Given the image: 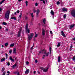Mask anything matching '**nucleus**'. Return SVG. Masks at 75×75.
Segmentation results:
<instances>
[{"label":"nucleus","mask_w":75,"mask_h":75,"mask_svg":"<svg viewBox=\"0 0 75 75\" xmlns=\"http://www.w3.org/2000/svg\"><path fill=\"white\" fill-rule=\"evenodd\" d=\"M34 34L33 33H31L30 34H28V40H31L32 38H33V37H34Z\"/></svg>","instance_id":"1"},{"label":"nucleus","mask_w":75,"mask_h":75,"mask_svg":"<svg viewBox=\"0 0 75 75\" xmlns=\"http://www.w3.org/2000/svg\"><path fill=\"white\" fill-rule=\"evenodd\" d=\"M10 11H7L5 14V18L7 19H9V16H10Z\"/></svg>","instance_id":"2"},{"label":"nucleus","mask_w":75,"mask_h":75,"mask_svg":"<svg viewBox=\"0 0 75 75\" xmlns=\"http://www.w3.org/2000/svg\"><path fill=\"white\" fill-rule=\"evenodd\" d=\"M70 14L73 17H75V10H73L71 12Z\"/></svg>","instance_id":"3"},{"label":"nucleus","mask_w":75,"mask_h":75,"mask_svg":"<svg viewBox=\"0 0 75 75\" xmlns=\"http://www.w3.org/2000/svg\"><path fill=\"white\" fill-rule=\"evenodd\" d=\"M28 24L27 23L26 25V26H25V30L26 31L28 32L29 34H30V30L29 29H28Z\"/></svg>","instance_id":"4"},{"label":"nucleus","mask_w":75,"mask_h":75,"mask_svg":"<svg viewBox=\"0 0 75 75\" xmlns=\"http://www.w3.org/2000/svg\"><path fill=\"white\" fill-rule=\"evenodd\" d=\"M42 51L43 52H44V54H45V57H48V55H49V53L48 52L46 53V50H43Z\"/></svg>","instance_id":"5"},{"label":"nucleus","mask_w":75,"mask_h":75,"mask_svg":"<svg viewBox=\"0 0 75 75\" xmlns=\"http://www.w3.org/2000/svg\"><path fill=\"white\" fill-rule=\"evenodd\" d=\"M22 30V28H21L18 33V37L21 36V35H20V34H21V32Z\"/></svg>","instance_id":"6"},{"label":"nucleus","mask_w":75,"mask_h":75,"mask_svg":"<svg viewBox=\"0 0 75 75\" xmlns=\"http://www.w3.org/2000/svg\"><path fill=\"white\" fill-rule=\"evenodd\" d=\"M61 33L62 36L64 37H66V36H65V35L64 34V31H63L62 30L61 31Z\"/></svg>","instance_id":"7"},{"label":"nucleus","mask_w":75,"mask_h":75,"mask_svg":"<svg viewBox=\"0 0 75 75\" xmlns=\"http://www.w3.org/2000/svg\"><path fill=\"white\" fill-rule=\"evenodd\" d=\"M13 54H16V48H14L13 50Z\"/></svg>","instance_id":"8"},{"label":"nucleus","mask_w":75,"mask_h":75,"mask_svg":"<svg viewBox=\"0 0 75 75\" xmlns=\"http://www.w3.org/2000/svg\"><path fill=\"white\" fill-rule=\"evenodd\" d=\"M36 16L38 17V14L40 13V10L38 9L36 11Z\"/></svg>","instance_id":"9"},{"label":"nucleus","mask_w":75,"mask_h":75,"mask_svg":"<svg viewBox=\"0 0 75 75\" xmlns=\"http://www.w3.org/2000/svg\"><path fill=\"white\" fill-rule=\"evenodd\" d=\"M42 35H45V30L44 29H42Z\"/></svg>","instance_id":"10"},{"label":"nucleus","mask_w":75,"mask_h":75,"mask_svg":"<svg viewBox=\"0 0 75 75\" xmlns=\"http://www.w3.org/2000/svg\"><path fill=\"white\" fill-rule=\"evenodd\" d=\"M5 60H6V58L4 57H3L1 59V62H4V61H5Z\"/></svg>","instance_id":"11"},{"label":"nucleus","mask_w":75,"mask_h":75,"mask_svg":"<svg viewBox=\"0 0 75 75\" xmlns=\"http://www.w3.org/2000/svg\"><path fill=\"white\" fill-rule=\"evenodd\" d=\"M9 59L11 60L12 62H14V60L13 59V58L11 57H9Z\"/></svg>","instance_id":"12"},{"label":"nucleus","mask_w":75,"mask_h":75,"mask_svg":"<svg viewBox=\"0 0 75 75\" xmlns=\"http://www.w3.org/2000/svg\"><path fill=\"white\" fill-rule=\"evenodd\" d=\"M74 26H75V24H74L70 25V29H72V28H73Z\"/></svg>","instance_id":"13"},{"label":"nucleus","mask_w":75,"mask_h":75,"mask_svg":"<svg viewBox=\"0 0 75 75\" xmlns=\"http://www.w3.org/2000/svg\"><path fill=\"white\" fill-rule=\"evenodd\" d=\"M29 73V70L27 69V70L25 72V74H28Z\"/></svg>","instance_id":"14"},{"label":"nucleus","mask_w":75,"mask_h":75,"mask_svg":"<svg viewBox=\"0 0 75 75\" xmlns=\"http://www.w3.org/2000/svg\"><path fill=\"white\" fill-rule=\"evenodd\" d=\"M48 68H47L46 69H43V71L44 72H46L48 71Z\"/></svg>","instance_id":"15"},{"label":"nucleus","mask_w":75,"mask_h":75,"mask_svg":"<svg viewBox=\"0 0 75 75\" xmlns=\"http://www.w3.org/2000/svg\"><path fill=\"white\" fill-rule=\"evenodd\" d=\"M16 67H17V64L16 63L15 64L12 66V67L13 68H15Z\"/></svg>","instance_id":"16"},{"label":"nucleus","mask_w":75,"mask_h":75,"mask_svg":"<svg viewBox=\"0 0 75 75\" xmlns=\"http://www.w3.org/2000/svg\"><path fill=\"white\" fill-rule=\"evenodd\" d=\"M51 14L52 16H54V11L52 10H51Z\"/></svg>","instance_id":"17"},{"label":"nucleus","mask_w":75,"mask_h":75,"mask_svg":"<svg viewBox=\"0 0 75 75\" xmlns=\"http://www.w3.org/2000/svg\"><path fill=\"white\" fill-rule=\"evenodd\" d=\"M63 11H67V9L65 8H63L62 9Z\"/></svg>","instance_id":"18"},{"label":"nucleus","mask_w":75,"mask_h":75,"mask_svg":"<svg viewBox=\"0 0 75 75\" xmlns=\"http://www.w3.org/2000/svg\"><path fill=\"white\" fill-rule=\"evenodd\" d=\"M61 61V57L60 56H59L58 57V62H60Z\"/></svg>","instance_id":"19"},{"label":"nucleus","mask_w":75,"mask_h":75,"mask_svg":"<svg viewBox=\"0 0 75 75\" xmlns=\"http://www.w3.org/2000/svg\"><path fill=\"white\" fill-rule=\"evenodd\" d=\"M14 44H11L10 46V47H14Z\"/></svg>","instance_id":"20"},{"label":"nucleus","mask_w":75,"mask_h":75,"mask_svg":"<svg viewBox=\"0 0 75 75\" xmlns=\"http://www.w3.org/2000/svg\"><path fill=\"white\" fill-rule=\"evenodd\" d=\"M11 19H14V20H16V18L15 17H11Z\"/></svg>","instance_id":"21"},{"label":"nucleus","mask_w":75,"mask_h":75,"mask_svg":"<svg viewBox=\"0 0 75 75\" xmlns=\"http://www.w3.org/2000/svg\"><path fill=\"white\" fill-rule=\"evenodd\" d=\"M45 21H46V20H45V18L44 19L43 22L44 23V24H45Z\"/></svg>","instance_id":"22"},{"label":"nucleus","mask_w":75,"mask_h":75,"mask_svg":"<svg viewBox=\"0 0 75 75\" xmlns=\"http://www.w3.org/2000/svg\"><path fill=\"white\" fill-rule=\"evenodd\" d=\"M21 16H22V14H21H21L19 16V17L20 18V19L18 20L19 21V20H20V18H21Z\"/></svg>","instance_id":"23"},{"label":"nucleus","mask_w":75,"mask_h":75,"mask_svg":"<svg viewBox=\"0 0 75 75\" xmlns=\"http://www.w3.org/2000/svg\"><path fill=\"white\" fill-rule=\"evenodd\" d=\"M35 35L34 36V38H37V37H38V34H36V33H35Z\"/></svg>","instance_id":"24"},{"label":"nucleus","mask_w":75,"mask_h":75,"mask_svg":"<svg viewBox=\"0 0 75 75\" xmlns=\"http://www.w3.org/2000/svg\"><path fill=\"white\" fill-rule=\"evenodd\" d=\"M8 45V43L7 42L5 44V47H7Z\"/></svg>","instance_id":"25"},{"label":"nucleus","mask_w":75,"mask_h":75,"mask_svg":"<svg viewBox=\"0 0 75 75\" xmlns=\"http://www.w3.org/2000/svg\"><path fill=\"white\" fill-rule=\"evenodd\" d=\"M30 15L31 16L32 18H33L34 17V14H33V13H30Z\"/></svg>","instance_id":"26"},{"label":"nucleus","mask_w":75,"mask_h":75,"mask_svg":"<svg viewBox=\"0 0 75 75\" xmlns=\"http://www.w3.org/2000/svg\"><path fill=\"white\" fill-rule=\"evenodd\" d=\"M6 0H3L0 3V4H3V3L4 1Z\"/></svg>","instance_id":"27"},{"label":"nucleus","mask_w":75,"mask_h":75,"mask_svg":"<svg viewBox=\"0 0 75 75\" xmlns=\"http://www.w3.org/2000/svg\"><path fill=\"white\" fill-rule=\"evenodd\" d=\"M72 48V45L71 44V46H70V50H69L70 51H71L72 49L71 48Z\"/></svg>","instance_id":"28"},{"label":"nucleus","mask_w":75,"mask_h":75,"mask_svg":"<svg viewBox=\"0 0 75 75\" xmlns=\"http://www.w3.org/2000/svg\"><path fill=\"white\" fill-rule=\"evenodd\" d=\"M2 24L3 25H7V23L5 22H3Z\"/></svg>","instance_id":"29"},{"label":"nucleus","mask_w":75,"mask_h":75,"mask_svg":"<svg viewBox=\"0 0 75 75\" xmlns=\"http://www.w3.org/2000/svg\"><path fill=\"white\" fill-rule=\"evenodd\" d=\"M63 17L64 18H66V14H64L63 15Z\"/></svg>","instance_id":"30"},{"label":"nucleus","mask_w":75,"mask_h":75,"mask_svg":"<svg viewBox=\"0 0 75 75\" xmlns=\"http://www.w3.org/2000/svg\"><path fill=\"white\" fill-rule=\"evenodd\" d=\"M25 3L26 4V6H27L28 5V1H26Z\"/></svg>","instance_id":"31"},{"label":"nucleus","mask_w":75,"mask_h":75,"mask_svg":"<svg viewBox=\"0 0 75 75\" xmlns=\"http://www.w3.org/2000/svg\"><path fill=\"white\" fill-rule=\"evenodd\" d=\"M5 70V68H4V67H3L1 71H2V72H3V71H4Z\"/></svg>","instance_id":"32"},{"label":"nucleus","mask_w":75,"mask_h":75,"mask_svg":"<svg viewBox=\"0 0 75 75\" xmlns=\"http://www.w3.org/2000/svg\"><path fill=\"white\" fill-rule=\"evenodd\" d=\"M60 45H61V44H60L59 43H58V44L57 45L58 47H59Z\"/></svg>","instance_id":"33"},{"label":"nucleus","mask_w":75,"mask_h":75,"mask_svg":"<svg viewBox=\"0 0 75 75\" xmlns=\"http://www.w3.org/2000/svg\"><path fill=\"white\" fill-rule=\"evenodd\" d=\"M34 43H33V46H32L31 47V50H33V48H34Z\"/></svg>","instance_id":"34"},{"label":"nucleus","mask_w":75,"mask_h":75,"mask_svg":"<svg viewBox=\"0 0 75 75\" xmlns=\"http://www.w3.org/2000/svg\"><path fill=\"white\" fill-rule=\"evenodd\" d=\"M6 63L7 64V65H8V66H9L10 65V62H8L7 63Z\"/></svg>","instance_id":"35"},{"label":"nucleus","mask_w":75,"mask_h":75,"mask_svg":"<svg viewBox=\"0 0 75 75\" xmlns=\"http://www.w3.org/2000/svg\"><path fill=\"white\" fill-rule=\"evenodd\" d=\"M9 52L10 54L12 52V50H9Z\"/></svg>","instance_id":"36"},{"label":"nucleus","mask_w":75,"mask_h":75,"mask_svg":"<svg viewBox=\"0 0 75 75\" xmlns=\"http://www.w3.org/2000/svg\"><path fill=\"white\" fill-rule=\"evenodd\" d=\"M49 50L50 52V53H51V47H50L49 48Z\"/></svg>","instance_id":"37"},{"label":"nucleus","mask_w":75,"mask_h":75,"mask_svg":"<svg viewBox=\"0 0 75 75\" xmlns=\"http://www.w3.org/2000/svg\"><path fill=\"white\" fill-rule=\"evenodd\" d=\"M57 5H58L59 4H60L59 2V1L57 2Z\"/></svg>","instance_id":"38"},{"label":"nucleus","mask_w":75,"mask_h":75,"mask_svg":"<svg viewBox=\"0 0 75 75\" xmlns=\"http://www.w3.org/2000/svg\"><path fill=\"white\" fill-rule=\"evenodd\" d=\"M45 57V55H43L42 57V59H44V57Z\"/></svg>","instance_id":"39"},{"label":"nucleus","mask_w":75,"mask_h":75,"mask_svg":"<svg viewBox=\"0 0 75 75\" xmlns=\"http://www.w3.org/2000/svg\"><path fill=\"white\" fill-rule=\"evenodd\" d=\"M6 59H7V57H8V56H7V54H6Z\"/></svg>","instance_id":"40"},{"label":"nucleus","mask_w":75,"mask_h":75,"mask_svg":"<svg viewBox=\"0 0 75 75\" xmlns=\"http://www.w3.org/2000/svg\"><path fill=\"white\" fill-rule=\"evenodd\" d=\"M72 59L73 60V61H75V56L73 57Z\"/></svg>","instance_id":"41"},{"label":"nucleus","mask_w":75,"mask_h":75,"mask_svg":"<svg viewBox=\"0 0 75 75\" xmlns=\"http://www.w3.org/2000/svg\"><path fill=\"white\" fill-rule=\"evenodd\" d=\"M35 6H38V3H35Z\"/></svg>","instance_id":"42"},{"label":"nucleus","mask_w":75,"mask_h":75,"mask_svg":"<svg viewBox=\"0 0 75 75\" xmlns=\"http://www.w3.org/2000/svg\"><path fill=\"white\" fill-rule=\"evenodd\" d=\"M6 74V72L4 71L3 73L2 74V75H4Z\"/></svg>","instance_id":"43"},{"label":"nucleus","mask_w":75,"mask_h":75,"mask_svg":"<svg viewBox=\"0 0 75 75\" xmlns=\"http://www.w3.org/2000/svg\"><path fill=\"white\" fill-rule=\"evenodd\" d=\"M43 2L44 4H45V1H43Z\"/></svg>","instance_id":"44"},{"label":"nucleus","mask_w":75,"mask_h":75,"mask_svg":"<svg viewBox=\"0 0 75 75\" xmlns=\"http://www.w3.org/2000/svg\"><path fill=\"white\" fill-rule=\"evenodd\" d=\"M35 62L36 63H37V62H38V61H37V60H35Z\"/></svg>","instance_id":"45"},{"label":"nucleus","mask_w":75,"mask_h":75,"mask_svg":"<svg viewBox=\"0 0 75 75\" xmlns=\"http://www.w3.org/2000/svg\"><path fill=\"white\" fill-rule=\"evenodd\" d=\"M29 64V62H26L27 65H28V64Z\"/></svg>","instance_id":"46"},{"label":"nucleus","mask_w":75,"mask_h":75,"mask_svg":"<svg viewBox=\"0 0 75 75\" xmlns=\"http://www.w3.org/2000/svg\"><path fill=\"white\" fill-rule=\"evenodd\" d=\"M33 12L34 13H35L36 12V11H35V10H33Z\"/></svg>","instance_id":"47"},{"label":"nucleus","mask_w":75,"mask_h":75,"mask_svg":"<svg viewBox=\"0 0 75 75\" xmlns=\"http://www.w3.org/2000/svg\"><path fill=\"white\" fill-rule=\"evenodd\" d=\"M25 20H27V19H28V17H27V16H26L25 17Z\"/></svg>","instance_id":"48"},{"label":"nucleus","mask_w":75,"mask_h":75,"mask_svg":"<svg viewBox=\"0 0 75 75\" xmlns=\"http://www.w3.org/2000/svg\"><path fill=\"white\" fill-rule=\"evenodd\" d=\"M20 12V11L19 10H18L17 11V13H18Z\"/></svg>","instance_id":"49"},{"label":"nucleus","mask_w":75,"mask_h":75,"mask_svg":"<svg viewBox=\"0 0 75 75\" xmlns=\"http://www.w3.org/2000/svg\"><path fill=\"white\" fill-rule=\"evenodd\" d=\"M50 34H52V32L51 31H50Z\"/></svg>","instance_id":"50"},{"label":"nucleus","mask_w":75,"mask_h":75,"mask_svg":"<svg viewBox=\"0 0 75 75\" xmlns=\"http://www.w3.org/2000/svg\"><path fill=\"white\" fill-rule=\"evenodd\" d=\"M2 10V9H1V8H0V11H1Z\"/></svg>","instance_id":"51"},{"label":"nucleus","mask_w":75,"mask_h":75,"mask_svg":"<svg viewBox=\"0 0 75 75\" xmlns=\"http://www.w3.org/2000/svg\"><path fill=\"white\" fill-rule=\"evenodd\" d=\"M37 72L38 73V74H40V73L38 71H37Z\"/></svg>","instance_id":"52"},{"label":"nucleus","mask_w":75,"mask_h":75,"mask_svg":"<svg viewBox=\"0 0 75 75\" xmlns=\"http://www.w3.org/2000/svg\"><path fill=\"white\" fill-rule=\"evenodd\" d=\"M73 40H75V37H74L73 39Z\"/></svg>","instance_id":"53"},{"label":"nucleus","mask_w":75,"mask_h":75,"mask_svg":"<svg viewBox=\"0 0 75 75\" xmlns=\"http://www.w3.org/2000/svg\"><path fill=\"white\" fill-rule=\"evenodd\" d=\"M17 74V75H20V74H19V72H18Z\"/></svg>","instance_id":"54"},{"label":"nucleus","mask_w":75,"mask_h":75,"mask_svg":"<svg viewBox=\"0 0 75 75\" xmlns=\"http://www.w3.org/2000/svg\"><path fill=\"white\" fill-rule=\"evenodd\" d=\"M7 74H10V72H9V71H8L7 72Z\"/></svg>","instance_id":"55"},{"label":"nucleus","mask_w":75,"mask_h":75,"mask_svg":"<svg viewBox=\"0 0 75 75\" xmlns=\"http://www.w3.org/2000/svg\"><path fill=\"white\" fill-rule=\"evenodd\" d=\"M36 72V71H34V72H33V73L34 74H35Z\"/></svg>","instance_id":"56"},{"label":"nucleus","mask_w":75,"mask_h":75,"mask_svg":"<svg viewBox=\"0 0 75 75\" xmlns=\"http://www.w3.org/2000/svg\"><path fill=\"white\" fill-rule=\"evenodd\" d=\"M2 48H3V47H4V46L3 45H2Z\"/></svg>","instance_id":"57"},{"label":"nucleus","mask_w":75,"mask_h":75,"mask_svg":"<svg viewBox=\"0 0 75 75\" xmlns=\"http://www.w3.org/2000/svg\"><path fill=\"white\" fill-rule=\"evenodd\" d=\"M22 0H18V1H21Z\"/></svg>","instance_id":"58"},{"label":"nucleus","mask_w":75,"mask_h":75,"mask_svg":"<svg viewBox=\"0 0 75 75\" xmlns=\"http://www.w3.org/2000/svg\"><path fill=\"white\" fill-rule=\"evenodd\" d=\"M46 3H47V1H46Z\"/></svg>","instance_id":"59"},{"label":"nucleus","mask_w":75,"mask_h":75,"mask_svg":"<svg viewBox=\"0 0 75 75\" xmlns=\"http://www.w3.org/2000/svg\"><path fill=\"white\" fill-rule=\"evenodd\" d=\"M14 14H16V12H15Z\"/></svg>","instance_id":"60"},{"label":"nucleus","mask_w":75,"mask_h":75,"mask_svg":"<svg viewBox=\"0 0 75 75\" xmlns=\"http://www.w3.org/2000/svg\"><path fill=\"white\" fill-rule=\"evenodd\" d=\"M1 27L0 26V29H1Z\"/></svg>","instance_id":"61"},{"label":"nucleus","mask_w":75,"mask_h":75,"mask_svg":"<svg viewBox=\"0 0 75 75\" xmlns=\"http://www.w3.org/2000/svg\"><path fill=\"white\" fill-rule=\"evenodd\" d=\"M39 53L40 54V53H41V52H39Z\"/></svg>","instance_id":"62"},{"label":"nucleus","mask_w":75,"mask_h":75,"mask_svg":"<svg viewBox=\"0 0 75 75\" xmlns=\"http://www.w3.org/2000/svg\"><path fill=\"white\" fill-rule=\"evenodd\" d=\"M13 14L12 13V16H13Z\"/></svg>","instance_id":"63"},{"label":"nucleus","mask_w":75,"mask_h":75,"mask_svg":"<svg viewBox=\"0 0 75 75\" xmlns=\"http://www.w3.org/2000/svg\"><path fill=\"white\" fill-rule=\"evenodd\" d=\"M6 75H9V74H7Z\"/></svg>","instance_id":"64"}]
</instances>
